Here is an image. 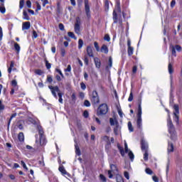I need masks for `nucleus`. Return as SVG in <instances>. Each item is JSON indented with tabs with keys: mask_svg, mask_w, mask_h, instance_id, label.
Segmentation results:
<instances>
[{
	"mask_svg": "<svg viewBox=\"0 0 182 182\" xmlns=\"http://www.w3.org/2000/svg\"><path fill=\"white\" fill-rule=\"evenodd\" d=\"M90 99L92 105H99V103H100V97H99V94L96 90L92 91V94L90 95Z\"/></svg>",
	"mask_w": 182,
	"mask_h": 182,
	"instance_id": "1",
	"label": "nucleus"
},
{
	"mask_svg": "<svg viewBox=\"0 0 182 182\" xmlns=\"http://www.w3.org/2000/svg\"><path fill=\"white\" fill-rule=\"evenodd\" d=\"M108 111H109V107H107V105L102 104L100 105L97 109V116H102L103 114H106V113H107Z\"/></svg>",
	"mask_w": 182,
	"mask_h": 182,
	"instance_id": "2",
	"label": "nucleus"
},
{
	"mask_svg": "<svg viewBox=\"0 0 182 182\" xmlns=\"http://www.w3.org/2000/svg\"><path fill=\"white\" fill-rule=\"evenodd\" d=\"M136 124L138 129H141V103L139 104Z\"/></svg>",
	"mask_w": 182,
	"mask_h": 182,
	"instance_id": "3",
	"label": "nucleus"
},
{
	"mask_svg": "<svg viewBox=\"0 0 182 182\" xmlns=\"http://www.w3.org/2000/svg\"><path fill=\"white\" fill-rule=\"evenodd\" d=\"M82 22L80 21V17H76L75 23L74 25V31L77 35H80V25Z\"/></svg>",
	"mask_w": 182,
	"mask_h": 182,
	"instance_id": "4",
	"label": "nucleus"
},
{
	"mask_svg": "<svg viewBox=\"0 0 182 182\" xmlns=\"http://www.w3.org/2000/svg\"><path fill=\"white\" fill-rule=\"evenodd\" d=\"M173 109L175 110V112H173V114H174V120L176 123H178V119H179V117H178V114H180V111H179V107H178V105H173Z\"/></svg>",
	"mask_w": 182,
	"mask_h": 182,
	"instance_id": "5",
	"label": "nucleus"
},
{
	"mask_svg": "<svg viewBox=\"0 0 182 182\" xmlns=\"http://www.w3.org/2000/svg\"><path fill=\"white\" fill-rule=\"evenodd\" d=\"M110 168L111 170L108 171V176H109V178H113V173H116V172H117V166H116V165L114 164H111L110 165Z\"/></svg>",
	"mask_w": 182,
	"mask_h": 182,
	"instance_id": "6",
	"label": "nucleus"
},
{
	"mask_svg": "<svg viewBox=\"0 0 182 182\" xmlns=\"http://www.w3.org/2000/svg\"><path fill=\"white\" fill-rule=\"evenodd\" d=\"M48 87L50 90L51 93L54 96V97L58 98V95H56V92L58 93L60 92V90H59V87L58 86L53 87L52 85H50L48 86Z\"/></svg>",
	"mask_w": 182,
	"mask_h": 182,
	"instance_id": "7",
	"label": "nucleus"
},
{
	"mask_svg": "<svg viewBox=\"0 0 182 182\" xmlns=\"http://www.w3.org/2000/svg\"><path fill=\"white\" fill-rule=\"evenodd\" d=\"M168 73L169 75H171L170 78H171V85L173 84V73H174V68H173V65L171 63H168Z\"/></svg>",
	"mask_w": 182,
	"mask_h": 182,
	"instance_id": "8",
	"label": "nucleus"
},
{
	"mask_svg": "<svg viewBox=\"0 0 182 182\" xmlns=\"http://www.w3.org/2000/svg\"><path fill=\"white\" fill-rule=\"evenodd\" d=\"M171 52H172V55H174V56H176V50L178 52H181L182 48H181V46H180L178 45H176L175 47H174V46H171Z\"/></svg>",
	"mask_w": 182,
	"mask_h": 182,
	"instance_id": "9",
	"label": "nucleus"
},
{
	"mask_svg": "<svg viewBox=\"0 0 182 182\" xmlns=\"http://www.w3.org/2000/svg\"><path fill=\"white\" fill-rule=\"evenodd\" d=\"M168 127L169 133H171V132H175L174 125L173 124V122H171V118H170V115H168Z\"/></svg>",
	"mask_w": 182,
	"mask_h": 182,
	"instance_id": "10",
	"label": "nucleus"
},
{
	"mask_svg": "<svg viewBox=\"0 0 182 182\" xmlns=\"http://www.w3.org/2000/svg\"><path fill=\"white\" fill-rule=\"evenodd\" d=\"M141 149L142 151H148L149 150V145L146 144V141L143 139L141 141Z\"/></svg>",
	"mask_w": 182,
	"mask_h": 182,
	"instance_id": "11",
	"label": "nucleus"
},
{
	"mask_svg": "<svg viewBox=\"0 0 182 182\" xmlns=\"http://www.w3.org/2000/svg\"><path fill=\"white\" fill-rule=\"evenodd\" d=\"M31 28V22L26 21L22 24V31H28Z\"/></svg>",
	"mask_w": 182,
	"mask_h": 182,
	"instance_id": "12",
	"label": "nucleus"
},
{
	"mask_svg": "<svg viewBox=\"0 0 182 182\" xmlns=\"http://www.w3.org/2000/svg\"><path fill=\"white\" fill-rule=\"evenodd\" d=\"M87 54L90 56V58H95V55H93V49L92 47H87Z\"/></svg>",
	"mask_w": 182,
	"mask_h": 182,
	"instance_id": "13",
	"label": "nucleus"
},
{
	"mask_svg": "<svg viewBox=\"0 0 182 182\" xmlns=\"http://www.w3.org/2000/svg\"><path fill=\"white\" fill-rule=\"evenodd\" d=\"M85 9L87 18H90V6H89V4L85 5Z\"/></svg>",
	"mask_w": 182,
	"mask_h": 182,
	"instance_id": "14",
	"label": "nucleus"
},
{
	"mask_svg": "<svg viewBox=\"0 0 182 182\" xmlns=\"http://www.w3.org/2000/svg\"><path fill=\"white\" fill-rule=\"evenodd\" d=\"M100 51L102 52V53L107 54L109 53V48H107V46L104 44L101 47Z\"/></svg>",
	"mask_w": 182,
	"mask_h": 182,
	"instance_id": "15",
	"label": "nucleus"
},
{
	"mask_svg": "<svg viewBox=\"0 0 182 182\" xmlns=\"http://www.w3.org/2000/svg\"><path fill=\"white\" fill-rule=\"evenodd\" d=\"M40 144L41 146H45V144H46V138H45V135L40 136Z\"/></svg>",
	"mask_w": 182,
	"mask_h": 182,
	"instance_id": "16",
	"label": "nucleus"
},
{
	"mask_svg": "<svg viewBox=\"0 0 182 182\" xmlns=\"http://www.w3.org/2000/svg\"><path fill=\"white\" fill-rule=\"evenodd\" d=\"M174 151V145L173 143L168 142V153H173Z\"/></svg>",
	"mask_w": 182,
	"mask_h": 182,
	"instance_id": "17",
	"label": "nucleus"
},
{
	"mask_svg": "<svg viewBox=\"0 0 182 182\" xmlns=\"http://www.w3.org/2000/svg\"><path fill=\"white\" fill-rule=\"evenodd\" d=\"M94 62L95 63L96 68H97L99 69L100 68V65H101L100 60L98 58H95Z\"/></svg>",
	"mask_w": 182,
	"mask_h": 182,
	"instance_id": "18",
	"label": "nucleus"
},
{
	"mask_svg": "<svg viewBox=\"0 0 182 182\" xmlns=\"http://www.w3.org/2000/svg\"><path fill=\"white\" fill-rule=\"evenodd\" d=\"M102 140H103V141H105L106 143H107V144H110V138L107 136H103L101 137Z\"/></svg>",
	"mask_w": 182,
	"mask_h": 182,
	"instance_id": "19",
	"label": "nucleus"
},
{
	"mask_svg": "<svg viewBox=\"0 0 182 182\" xmlns=\"http://www.w3.org/2000/svg\"><path fill=\"white\" fill-rule=\"evenodd\" d=\"M119 122H115V127L114 128V134L117 135L119 133Z\"/></svg>",
	"mask_w": 182,
	"mask_h": 182,
	"instance_id": "20",
	"label": "nucleus"
},
{
	"mask_svg": "<svg viewBox=\"0 0 182 182\" xmlns=\"http://www.w3.org/2000/svg\"><path fill=\"white\" fill-rule=\"evenodd\" d=\"M170 134H171V140H173V141L177 140V135H176V131L171 132Z\"/></svg>",
	"mask_w": 182,
	"mask_h": 182,
	"instance_id": "21",
	"label": "nucleus"
},
{
	"mask_svg": "<svg viewBox=\"0 0 182 182\" xmlns=\"http://www.w3.org/2000/svg\"><path fill=\"white\" fill-rule=\"evenodd\" d=\"M14 48L17 53H19V51L21 50V46L19 44H18V43H14Z\"/></svg>",
	"mask_w": 182,
	"mask_h": 182,
	"instance_id": "22",
	"label": "nucleus"
},
{
	"mask_svg": "<svg viewBox=\"0 0 182 182\" xmlns=\"http://www.w3.org/2000/svg\"><path fill=\"white\" fill-rule=\"evenodd\" d=\"M23 19H26V21H29V19H31L29 18V16H28V13L25 10H23Z\"/></svg>",
	"mask_w": 182,
	"mask_h": 182,
	"instance_id": "23",
	"label": "nucleus"
},
{
	"mask_svg": "<svg viewBox=\"0 0 182 182\" xmlns=\"http://www.w3.org/2000/svg\"><path fill=\"white\" fill-rule=\"evenodd\" d=\"M75 153L77 156H80V149L79 148V146H77V144L75 145Z\"/></svg>",
	"mask_w": 182,
	"mask_h": 182,
	"instance_id": "24",
	"label": "nucleus"
},
{
	"mask_svg": "<svg viewBox=\"0 0 182 182\" xmlns=\"http://www.w3.org/2000/svg\"><path fill=\"white\" fill-rule=\"evenodd\" d=\"M18 140L19 141H23V140H25V136H23V134L22 132H20L18 134Z\"/></svg>",
	"mask_w": 182,
	"mask_h": 182,
	"instance_id": "25",
	"label": "nucleus"
},
{
	"mask_svg": "<svg viewBox=\"0 0 182 182\" xmlns=\"http://www.w3.org/2000/svg\"><path fill=\"white\" fill-rule=\"evenodd\" d=\"M68 36H69L70 38H72V39H75V41H76V39H77V38L75 37V33H74L73 32L69 31V32L68 33Z\"/></svg>",
	"mask_w": 182,
	"mask_h": 182,
	"instance_id": "26",
	"label": "nucleus"
},
{
	"mask_svg": "<svg viewBox=\"0 0 182 182\" xmlns=\"http://www.w3.org/2000/svg\"><path fill=\"white\" fill-rule=\"evenodd\" d=\"M144 160H145V161L149 160V151H144Z\"/></svg>",
	"mask_w": 182,
	"mask_h": 182,
	"instance_id": "27",
	"label": "nucleus"
},
{
	"mask_svg": "<svg viewBox=\"0 0 182 182\" xmlns=\"http://www.w3.org/2000/svg\"><path fill=\"white\" fill-rule=\"evenodd\" d=\"M116 180H117V182H124L123 177H122V176L120 175H117Z\"/></svg>",
	"mask_w": 182,
	"mask_h": 182,
	"instance_id": "28",
	"label": "nucleus"
},
{
	"mask_svg": "<svg viewBox=\"0 0 182 182\" xmlns=\"http://www.w3.org/2000/svg\"><path fill=\"white\" fill-rule=\"evenodd\" d=\"M113 19L114 23H117V13H116V11H113Z\"/></svg>",
	"mask_w": 182,
	"mask_h": 182,
	"instance_id": "29",
	"label": "nucleus"
},
{
	"mask_svg": "<svg viewBox=\"0 0 182 182\" xmlns=\"http://www.w3.org/2000/svg\"><path fill=\"white\" fill-rule=\"evenodd\" d=\"M133 50H134L133 47H128L127 52H128L129 56H132V55H133Z\"/></svg>",
	"mask_w": 182,
	"mask_h": 182,
	"instance_id": "30",
	"label": "nucleus"
},
{
	"mask_svg": "<svg viewBox=\"0 0 182 182\" xmlns=\"http://www.w3.org/2000/svg\"><path fill=\"white\" fill-rule=\"evenodd\" d=\"M35 73L36 75H38L39 76L43 75V70H39V69H37V70H35Z\"/></svg>",
	"mask_w": 182,
	"mask_h": 182,
	"instance_id": "31",
	"label": "nucleus"
},
{
	"mask_svg": "<svg viewBox=\"0 0 182 182\" xmlns=\"http://www.w3.org/2000/svg\"><path fill=\"white\" fill-rule=\"evenodd\" d=\"M58 97H59L58 102L60 103H63V99H62V96L63 95V94L60 92L58 93Z\"/></svg>",
	"mask_w": 182,
	"mask_h": 182,
	"instance_id": "32",
	"label": "nucleus"
},
{
	"mask_svg": "<svg viewBox=\"0 0 182 182\" xmlns=\"http://www.w3.org/2000/svg\"><path fill=\"white\" fill-rule=\"evenodd\" d=\"M59 171H60V173H62V174H66V170L65 169V167L63 166H60L58 168Z\"/></svg>",
	"mask_w": 182,
	"mask_h": 182,
	"instance_id": "33",
	"label": "nucleus"
},
{
	"mask_svg": "<svg viewBox=\"0 0 182 182\" xmlns=\"http://www.w3.org/2000/svg\"><path fill=\"white\" fill-rule=\"evenodd\" d=\"M83 46V40L79 39L78 41V49H82Z\"/></svg>",
	"mask_w": 182,
	"mask_h": 182,
	"instance_id": "34",
	"label": "nucleus"
},
{
	"mask_svg": "<svg viewBox=\"0 0 182 182\" xmlns=\"http://www.w3.org/2000/svg\"><path fill=\"white\" fill-rule=\"evenodd\" d=\"M11 86H13V87H18V82H16V80H13L11 81Z\"/></svg>",
	"mask_w": 182,
	"mask_h": 182,
	"instance_id": "35",
	"label": "nucleus"
},
{
	"mask_svg": "<svg viewBox=\"0 0 182 182\" xmlns=\"http://www.w3.org/2000/svg\"><path fill=\"white\" fill-rule=\"evenodd\" d=\"M94 46L97 50V52H100V48L99 47V43L97 42H94Z\"/></svg>",
	"mask_w": 182,
	"mask_h": 182,
	"instance_id": "36",
	"label": "nucleus"
},
{
	"mask_svg": "<svg viewBox=\"0 0 182 182\" xmlns=\"http://www.w3.org/2000/svg\"><path fill=\"white\" fill-rule=\"evenodd\" d=\"M14 117H16V113L12 114L10 119H9L8 122V126L9 127V124H11V122L12 120V119H14Z\"/></svg>",
	"mask_w": 182,
	"mask_h": 182,
	"instance_id": "37",
	"label": "nucleus"
},
{
	"mask_svg": "<svg viewBox=\"0 0 182 182\" xmlns=\"http://www.w3.org/2000/svg\"><path fill=\"white\" fill-rule=\"evenodd\" d=\"M38 133L40 134V136H45L43 134V129H42V127H38Z\"/></svg>",
	"mask_w": 182,
	"mask_h": 182,
	"instance_id": "38",
	"label": "nucleus"
},
{
	"mask_svg": "<svg viewBox=\"0 0 182 182\" xmlns=\"http://www.w3.org/2000/svg\"><path fill=\"white\" fill-rule=\"evenodd\" d=\"M46 67L48 70L50 69V68H52V64H50L49 63V61H48V60H46Z\"/></svg>",
	"mask_w": 182,
	"mask_h": 182,
	"instance_id": "39",
	"label": "nucleus"
},
{
	"mask_svg": "<svg viewBox=\"0 0 182 182\" xmlns=\"http://www.w3.org/2000/svg\"><path fill=\"white\" fill-rule=\"evenodd\" d=\"M0 12L1 14H5V12H6L5 7L4 6V3H2L1 6H0Z\"/></svg>",
	"mask_w": 182,
	"mask_h": 182,
	"instance_id": "40",
	"label": "nucleus"
},
{
	"mask_svg": "<svg viewBox=\"0 0 182 182\" xmlns=\"http://www.w3.org/2000/svg\"><path fill=\"white\" fill-rule=\"evenodd\" d=\"M128 128L129 132H134L133 125L132 124L131 122H128Z\"/></svg>",
	"mask_w": 182,
	"mask_h": 182,
	"instance_id": "41",
	"label": "nucleus"
},
{
	"mask_svg": "<svg viewBox=\"0 0 182 182\" xmlns=\"http://www.w3.org/2000/svg\"><path fill=\"white\" fill-rule=\"evenodd\" d=\"M23 5H25V0H20V2H19L20 9H22L23 8Z\"/></svg>",
	"mask_w": 182,
	"mask_h": 182,
	"instance_id": "42",
	"label": "nucleus"
},
{
	"mask_svg": "<svg viewBox=\"0 0 182 182\" xmlns=\"http://www.w3.org/2000/svg\"><path fill=\"white\" fill-rule=\"evenodd\" d=\"M128 156L129 159H131L132 161H133V159H134V154H133V152H132V151L129 152Z\"/></svg>",
	"mask_w": 182,
	"mask_h": 182,
	"instance_id": "43",
	"label": "nucleus"
},
{
	"mask_svg": "<svg viewBox=\"0 0 182 182\" xmlns=\"http://www.w3.org/2000/svg\"><path fill=\"white\" fill-rule=\"evenodd\" d=\"M146 174H149L150 176H151V174H153V171L151 169H150L149 168H146L145 170Z\"/></svg>",
	"mask_w": 182,
	"mask_h": 182,
	"instance_id": "44",
	"label": "nucleus"
},
{
	"mask_svg": "<svg viewBox=\"0 0 182 182\" xmlns=\"http://www.w3.org/2000/svg\"><path fill=\"white\" fill-rule=\"evenodd\" d=\"M84 106H86V107H90V102L87 100H85L84 102Z\"/></svg>",
	"mask_w": 182,
	"mask_h": 182,
	"instance_id": "45",
	"label": "nucleus"
},
{
	"mask_svg": "<svg viewBox=\"0 0 182 182\" xmlns=\"http://www.w3.org/2000/svg\"><path fill=\"white\" fill-rule=\"evenodd\" d=\"M116 122L114 119H113V118H110L109 119V123L111 126H114V124H116Z\"/></svg>",
	"mask_w": 182,
	"mask_h": 182,
	"instance_id": "46",
	"label": "nucleus"
},
{
	"mask_svg": "<svg viewBox=\"0 0 182 182\" xmlns=\"http://www.w3.org/2000/svg\"><path fill=\"white\" fill-rule=\"evenodd\" d=\"M84 62L87 66V65H89V58H87V55L84 56Z\"/></svg>",
	"mask_w": 182,
	"mask_h": 182,
	"instance_id": "47",
	"label": "nucleus"
},
{
	"mask_svg": "<svg viewBox=\"0 0 182 182\" xmlns=\"http://www.w3.org/2000/svg\"><path fill=\"white\" fill-rule=\"evenodd\" d=\"M47 82H48V83H52V82H53V79L52 78V76L50 75L47 76Z\"/></svg>",
	"mask_w": 182,
	"mask_h": 182,
	"instance_id": "48",
	"label": "nucleus"
},
{
	"mask_svg": "<svg viewBox=\"0 0 182 182\" xmlns=\"http://www.w3.org/2000/svg\"><path fill=\"white\" fill-rule=\"evenodd\" d=\"M5 109V105L2 104V100H0V112Z\"/></svg>",
	"mask_w": 182,
	"mask_h": 182,
	"instance_id": "49",
	"label": "nucleus"
},
{
	"mask_svg": "<svg viewBox=\"0 0 182 182\" xmlns=\"http://www.w3.org/2000/svg\"><path fill=\"white\" fill-rule=\"evenodd\" d=\"M108 63H109V68H112V65H113V60H112V57H109V58Z\"/></svg>",
	"mask_w": 182,
	"mask_h": 182,
	"instance_id": "50",
	"label": "nucleus"
},
{
	"mask_svg": "<svg viewBox=\"0 0 182 182\" xmlns=\"http://www.w3.org/2000/svg\"><path fill=\"white\" fill-rule=\"evenodd\" d=\"M71 71H72V67L70 66V65H68L67 68L64 70V72H71Z\"/></svg>",
	"mask_w": 182,
	"mask_h": 182,
	"instance_id": "51",
	"label": "nucleus"
},
{
	"mask_svg": "<svg viewBox=\"0 0 182 182\" xmlns=\"http://www.w3.org/2000/svg\"><path fill=\"white\" fill-rule=\"evenodd\" d=\"M83 116L85 119H87V117H89V112H87V110L84 111Z\"/></svg>",
	"mask_w": 182,
	"mask_h": 182,
	"instance_id": "52",
	"label": "nucleus"
},
{
	"mask_svg": "<svg viewBox=\"0 0 182 182\" xmlns=\"http://www.w3.org/2000/svg\"><path fill=\"white\" fill-rule=\"evenodd\" d=\"M56 72H58V73H59V75L61 76V77H65V75H63V73H62V71L60 69H55Z\"/></svg>",
	"mask_w": 182,
	"mask_h": 182,
	"instance_id": "53",
	"label": "nucleus"
},
{
	"mask_svg": "<svg viewBox=\"0 0 182 182\" xmlns=\"http://www.w3.org/2000/svg\"><path fill=\"white\" fill-rule=\"evenodd\" d=\"M58 28L60 31H65V26H63V23H60Z\"/></svg>",
	"mask_w": 182,
	"mask_h": 182,
	"instance_id": "54",
	"label": "nucleus"
},
{
	"mask_svg": "<svg viewBox=\"0 0 182 182\" xmlns=\"http://www.w3.org/2000/svg\"><path fill=\"white\" fill-rule=\"evenodd\" d=\"M104 39L105 41H107V42H110V37L107 34L105 36Z\"/></svg>",
	"mask_w": 182,
	"mask_h": 182,
	"instance_id": "55",
	"label": "nucleus"
},
{
	"mask_svg": "<svg viewBox=\"0 0 182 182\" xmlns=\"http://www.w3.org/2000/svg\"><path fill=\"white\" fill-rule=\"evenodd\" d=\"M26 6H28V8H31V6H32V3L31 2L30 0H28V1H26Z\"/></svg>",
	"mask_w": 182,
	"mask_h": 182,
	"instance_id": "56",
	"label": "nucleus"
},
{
	"mask_svg": "<svg viewBox=\"0 0 182 182\" xmlns=\"http://www.w3.org/2000/svg\"><path fill=\"white\" fill-rule=\"evenodd\" d=\"M133 100V92H131L130 95H129V97L128 98V101L129 102H132Z\"/></svg>",
	"mask_w": 182,
	"mask_h": 182,
	"instance_id": "57",
	"label": "nucleus"
},
{
	"mask_svg": "<svg viewBox=\"0 0 182 182\" xmlns=\"http://www.w3.org/2000/svg\"><path fill=\"white\" fill-rule=\"evenodd\" d=\"M43 1V6H46L48 4H49V1L48 0H41Z\"/></svg>",
	"mask_w": 182,
	"mask_h": 182,
	"instance_id": "58",
	"label": "nucleus"
},
{
	"mask_svg": "<svg viewBox=\"0 0 182 182\" xmlns=\"http://www.w3.org/2000/svg\"><path fill=\"white\" fill-rule=\"evenodd\" d=\"M60 52H61V56H63V57L65 56V55L66 53L65 48H61Z\"/></svg>",
	"mask_w": 182,
	"mask_h": 182,
	"instance_id": "59",
	"label": "nucleus"
},
{
	"mask_svg": "<svg viewBox=\"0 0 182 182\" xmlns=\"http://www.w3.org/2000/svg\"><path fill=\"white\" fill-rule=\"evenodd\" d=\"M27 121L30 123H32L33 124H35V121L32 119V117H28Z\"/></svg>",
	"mask_w": 182,
	"mask_h": 182,
	"instance_id": "60",
	"label": "nucleus"
},
{
	"mask_svg": "<svg viewBox=\"0 0 182 182\" xmlns=\"http://www.w3.org/2000/svg\"><path fill=\"white\" fill-rule=\"evenodd\" d=\"M124 177H125L127 180H129V179L130 178V177L129 176V172H127V171H125V172L124 173Z\"/></svg>",
	"mask_w": 182,
	"mask_h": 182,
	"instance_id": "61",
	"label": "nucleus"
},
{
	"mask_svg": "<svg viewBox=\"0 0 182 182\" xmlns=\"http://www.w3.org/2000/svg\"><path fill=\"white\" fill-rule=\"evenodd\" d=\"M176 6V0H172L171 2V7L174 8Z\"/></svg>",
	"mask_w": 182,
	"mask_h": 182,
	"instance_id": "62",
	"label": "nucleus"
},
{
	"mask_svg": "<svg viewBox=\"0 0 182 182\" xmlns=\"http://www.w3.org/2000/svg\"><path fill=\"white\" fill-rule=\"evenodd\" d=\"M80 86H81V89H82V90H85L86 89V85H85V83L81 82Z\"/></svg>",
	"mask_w": 182,
	"mask_h": 182,
	"instance_id": "63",
	"label": "nucleus"
},
{
	"mask_svg": "<svg viewBox=\"0 0 182 182\" xmlns=\"http://www.w3.org/2000/svg\"><path fill=\"white\" fill-rule=\"evenodd\" d=\"M152 179L154 180V182H159V178L156 176H154L152 177Z\"/></svg>",
	"mask_w": 182,
	"mask_h": 182,
	"instance_id": "64",
	"label": "nucleus"
}]
</instances>
